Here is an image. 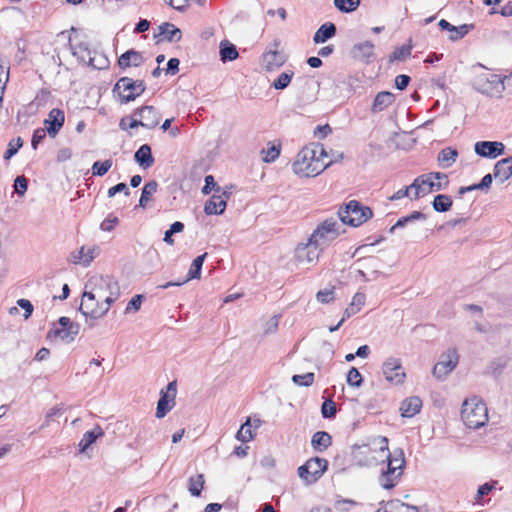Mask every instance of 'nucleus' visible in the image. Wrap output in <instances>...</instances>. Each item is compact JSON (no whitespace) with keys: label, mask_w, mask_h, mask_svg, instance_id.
I'll return each mask as SVG.
<instances>
[{"label":"nucleus","mask_w":512,"mask_h":512,"mask_svg":"<svg viewBox=\"0 0 512 512\" xmlns=\"http://www.w3.org/2000/svg\"><path fill=\"white\" fill-rule=\"evenodd\" d=\"M427 216L420 211H413L411 214L401 217L396 223L395 227H405L407 224L415 221H425Z\"/></svg>","instance_id":"a19ab883"},{"label":"nucleus","mask_w":512,"mask_h":512,"mask_svg":"<svg viewBox=\"0 0 512 512\" xmlns=\"http://www.w3.org/2000/svg\"><path fill=\"white\" fill-rule=\"evenodd\" d=\"M395 101V95L389 91H382L379 92L372 105V112L378 113L386 108H388L390 105H392Z\"/></svg>","instance_id":"cd10ccee"},{"label":"nucleus","mask_w":512,"mask_h":512,"mask_svg":"<svg viewBox=\"0 0 512 512\" xmlns=\"http://www.w3.org/2000/svg\"><path fill=\"white\" fill-rule=\"evenodd\" d=\"M219 48L220 59L224 63L236 60L239 56L236 46L230 43L228 40L221 41Z\"/></svg>","instance_id":"f704fd0d"},{"label":"nucleus","mask_w":512,"mask_h":512,"mask_svg":"<svg viewBox=\"0 0 512 512\" xmlns=\"http://www.w3.org/2000/svg\"><path fill=\"white\" fill-rule=\"evenodd\" d=\"M280 144L275 145L273 144L271 147L267 149H262L261 154L264 155L263 161L265 163H272L274 162L280 155Z\"/></svg>","instance_id":"49530a36"},{"label":"nucleus","mask_w":512,"mask_h":512,"mask_svg":"<svg viewBox=\"0 0 512 512\" xmlns=\"http://www.w3.org/2000/svg\"><path fill=\"white\" fill-rule=\"evenodd\" d=\"M474 150L483 158L495 159L505 153V145L498 141H478L474 145Z\"/></svg>","instance_id":"6ab92c4d"},{"label":"nucleus","mask_w":512,"mask_h":512,"mask_svg":"<svg viewBox=\"0 0 512 512\" xmlns=\"http://www.w3.org/2000/svg\"><path fill=\"white\" fill-rule=\"evenodd\" d=\"M158 183L155 180L147 182L142 188V193L139 199V206L146 207L150 197L157 191Z\"/></svg>","instance_id":"ea45409f"},{"label":"nucleus","mask_w":512,"mask_h":512,"mask_svg":"<svg viewBox=\"0 0 512 512\" xmlns=\"http://www.w3.org/2000/svg\"><path fill=\"white\" fill-rule=\"evenodd\" d=\"M321 252L320 248L308 239L307 243L298 244L295 249V257L300 264L308 265L316 263Z\"/></svg>","instance_id":"a211bd4d"},{"label":"nucleus","mask_w":512,"mask_h":512,"mask_svg":"<svg viewBox=\"0 0 512 512\" xmlns=\"http://www.w3.org/2000/svg\"><path fill=\"white\" fill-rule=\"evenodd\" d=\"M236 438L241 442H248L253 439L250 418H247L245 423L241 425L239 431L236 433Z\"/></svg>","instance_id":"c03bdc74"},{"label":"nucleus","mask_w":512,"mask_h":512,"mask_svg":"<svg viewBox=\"0 0 512 512\" xmlns=\"http://www.w3.org/2000/svg\"><path fill=\"white\" fill-rule=\"evenodd\" d=\"M292 381L295 385L309 387L314 382V373L308 372L303 375H293Z\"/></svg>","instance_id":"09e8293b"},{"label":"nucleus","mask_w":512,"mask_h":512,"mask_svg":"<svg viewBox=\"0 0 512 512\" xmlns=\"http://www.w3.org/2000/svg\"><path fill=\"white\" fill-rule=\"evenodd\" d=\"M366 300V296L364 293L357 292L353 298L349 306L345 309L343 317L345 319L350 318L352 315H355L360 311L361 307L364 306Z\"/></svg>","instance_id":"c9c22d12"},{"label":"nucleus","mask_w":512,"mask_h":512,"mask_svg":"<svg viewBox=\"0 0 512 512\" xmlns=\"http://www.w3.org/2000/svg\"><path fill=\"white\" fill-rule=\"evenodd\" d=\"M336 404L333 400H325L321 406L323 418H333L336 415Z\"/></svg>","instance_id":"603ef678"},{"label":"nucleus","mask_w":512,"mask_h":512,"mask_svg":"<svg viewBox=\"0 0 512 512\" xmlns=\"http://www.w3.org/2000/svg\"><path fill=\"white\" fill-rule=\"evenodd\" d=\"M145 90L146 85L143 80L122 77L115 84L113 92L119 95L122 103H129L144 93Z\"/></svg>","instance_id":"1a4fd4ad"},{"label":"nucleus","mask_w":512,"mask_h":512,"mask_svg":"<svg viewBox=\"0 0 512 512\" xmlns=\"http://www.w3.org/2000/svg\"><path fill=\"white\" fill-rule=\"evenodd\" d=\"M58 325L55 326L49 333L48 336H55L60 338L66 343L72 342L79 334L80 325L70 320L69 317L62 316L58 320Z\"/></svg>","instance_id":"4468645a"},{"label":"nucleus","mask_w":512,"mask_h":512,"mask_svg":"<svg viewBox=\"0 0 512 512\" xmlns=\"http://www.w3.org/2000/svg\"><path fill=\"white\" fill-rule=\"evenodd\" d=\"M438 26L440 27V29L447 30L451 33L449 35V39L451 41H458L462 39L474 27L473 24H463L460 26H454L445 19H441L438 23Z\"/></svg>","instance_id":"5701e85b"},{"label":"nucleus","mask_w":512,"mask_h":512,"mask_svg":"<svg viewBox=\"0 0 512 512\" xmlns=\"http://www.w3.org/2000/svg\"><path fill=\"white\" fill-rule=\"evenodd\" d=\"M378 442L379 453L387 460L386 469H382L378 480L382 488L389 490L397 485L403 474L405 465L404 452L402 449H396L391 454L386 437H379Z\"/></svg>","instance_id":"7ed1b4c3"},{"label":"nucleus","mask_w":512,"mask_h":512,"mask_svg":"<svg viewBox=\"0 0 512 512\" xmlns=\"http://www.w3.org/2000/svg\"><path fill=\"white\" fill-rule=\"evenodd\" d=\"M112 160L111 159H107L103 162L101 161H96L94 162L93 166H92V173L93 175L95 176H104L109 170L110 168L112 167Z\"/></svg>","instance_id":"a18cd8bd"},{"label":"nucleus","mask_w":512,"mask_h":512,"mask_svg":"<svg viewBox=\"0 0 512 512\" xmlns=\"http://www.w3.org/2000/svg\"><path fill=\"white\" fill-rule=\"evenodd\" d=\"M73 54L78 57V59L84 63H87L89 66L95 69H102L107 65V59L102 55H99V62L96 63L97 53L92 52L87 43L80 42L74 46H72Z\"/></svg>","instance_id":"f3484780"},{"label":"nucleus","mask_w":512,"mask_h":512,"mask_svg":"<svg viewBox=\"0 0 512 512\" xmlns=\"http://www.w3.org/2000/svg\"><path fill=\"white\" fill-rule=\"evenodd\" d=\"M14 189L15 192L20 195L24 196L28 189V180L25 176H17L14 180Z\"/></svg>","instance_id":"6e6d98bb"},{"label":"nucleus","mask_w":512,"mask_h":512,"mask_svg":"<svg viewBox=\"0 0 512 512\" xmlns=\"http://www.w3.org/2000/svg\"><path fill=\"white\" fill-rule=\"evenodd\" d=\"M328 157L322 144H311L300 150L292 164L295 174L302 177H315L332 164V160L324 162Z\"/></svg>","instance_id":"f03ea898"},{"label":"nucleus","mask_w":512,"mask_h":512,"mask_svg":"<svg viewBox=\"0 0 512 512\" xmlns=\"http://www.w3.org/2000/svg\"><path fill=\"white\" fill-rule=\"evenodd\" d=\"M17 304H18L19 307H21L22 309L25 310L24 318L28 319L31 316L32 312H33V305H32V303L29 300H27V299H19L17 301Z\"/></svg>","instance_id":"0e129e2a"},{"label":"nucleus","mask_w":512,"mask_h":512,"mask_svg":"<svg viewBox=\"0 0 512 512\" xmlns=\"http://www.w3.org/2000/svg\"><path fill=\"white\" fill-rule=\"evenodd\" d=\"M336 26L332 22H327L321 25L314 34L313 41L315 43H324L336 34Z\"/></svg>","instance_id":"473e14b6"},{"label":"nucleus","mask_w":512,"mask_h":512,"mask_svg":"<svg viewBox=\"0 0 512 512\" xmlns=\"http://www.w3.org/2000/svg\"><path fill=\"white\" fill-rule=\"evenodd\" d=\"M392 505H394L398 512H418L417 507L410 506L400 501L392 502Z\"/></svg>","instance_id":"774afa93"},{"label":"nucleus","mask_w":512,"mask_h":512,"mask_svg":"<svg viewBox=\"0 0 512 512\" xmlns=\"http://www.w3.org/2000/svg\"><path fill=\"white\" fill-rule=\"evenodd\" d=\"M334 5L339 11L350 13L360 6V0H334Z\"/></svg>","instance_id":"37998d69"},{"label":"nucleus","mask_w":512,"mask_h":512,"mask_svg":"<svg viewBox=\"0 0 512 512\" xmlns=\"http://www.w3.org/2000/svg\"><path fill=\"white\" fill-rule=\"evenodd\" d=\"M10 62L9 59L0 55V83L6 84L9 79Z\"/></svg>","instance_id":"3c124183"},{"label":"nucleus","mask_w":512,"mask_h":512,"mask_svg":"<svg viewBox=\"0 0 512 512\" xmlns=\"http://www.w3.org/2000/svg\"><path fill=\"white\" fill-rule=\"evenodd\" d=\"M341 225L334 218L323 221L310 235V241H313L321 251H323L332 241L340 235Z\"/></svg>","instance_id":"6e6552de"},{"label":"nucleus","mask_w":512,"mask_h":512,"mask_svg":"<svg viewBox=\"0 0 512 512\" xmlns=\"http://www.w3.org/2000/svg\"><path fill=\"white\" fill-rule=\"evenodd\" d=\"M206 256H207V253H204L202 255L197 256L193 260L191 267L189 269L188 275L183 281H179V282L170 281L163 285H160L159 288L167 289V288L173 287V286H181V285L185 284L186 282H188L189 280L200 278L202 266H203Z\"/></svg>","instance_id":"4be33fe9"},{"label":"nucleus","mask_w":512,"mask_h":512,"mask_svg":"<svg viewBox=\"0 0 512 512\" xmlns=\"http://www.w3.org/2000/svg\"><path fill=\"white\" fill-rule=\"evenodd\" d=\"M458 156V151L454 148L447 147L440 151L438 155V162L443 168L451 167Z\"/></svg>","instance_id":"e433bc0d"},{"label":"nucleus","mask_w":512,"mask_h":512,"mask_svg":"<svg viewBox=\"0 0 512 512\" xmlns=\"http://www.w3.org/2000/svg\"><path fill=\"white\" fill-rule=\"evenodd\" d=\"M459 362V354L457 349L452 347L447 349L442 355L440 361H438L433 370L432 374L437 379L443 380L449 373H451Z\"/></svg>","instance_id":"ddd939ff"},{"label":"nucleus","mask_w":512,"mask_h":512,"mask_svg":"<svg viewBox=\"0 0 512 512\" xmlns=\"http://www.w3.org/2000/svg\"><path fill=\"white\" fill-rule=\"evenodd\" d=\"M382 372L385 379L392 384H402L406 378V373L399 358H387L382 365Z\"/></svg>","instance_id":"2eb2a0df"},{"label":"nucleus","mask_w":512,"mask_h":512,"mask_svg":"<svg viewBox=\"0 0 512 512\" xmlns=\"http://www.w3.org/2000/svg\"><path fill=\"white\" fill-rule=\"evenodd\" d=\"M355 504L356 503L354 501H352V500L341 499V500H337L335 502V509H337L339 511H348Z\"/></svg>","instance_id":"338daca9"},{"label":"nucleus","mask_w":512,"mask_h":512,"mask_svg":"<svg viewBox=\"0 0 512 512\" xmlns=\"http://www.w3.org/2000/svg\"><path fill=\"white\" fill-rule=\"evenodd\" d=\"M104 435V431L100 426H95L91 431L84 433L81 441L79 442V451L85 452L98 438Z\"/></svg>","instance_id":"72a5a7b5"},{"label":"nucleus","mask_w":512,"mask_h":512,"mask_svg":"<svg viewBox=\"0 0 512 512\" xmlns=\"http://www.w3.org/2000/svg\"><path fill=\"white\" fill-rule=\"evenodd\" d=\"M142 62V55L133 49L126 51L118 59V65L123 69L128 68L131 65L137 67L141 65Z\"/></svg>","instance_id":"2f4dec72"},{"label":"nucleus","mask_w":512,"mask_h":512,"mask_svg":"<svg viewBox=\"0 0 512 512\" xmlns=\"http://www.w3.org/2000/svg\"><path fill=\"white\" fill-rule=\"evenodd\" d=\"M411 78L408 75L400 74L395 78V86L399 90H404L410 83Z\"/></svg>","instance_id":"e2e57ef3"},{"label":"nucleus","mask_w":512,"mask_h":512,"mask_svg":"<svg viewBox=\"0 0 512 512\" xmlns=\"http://www.w3.org/2000/svg\"><path fill=\"white\" fill-rule=\"evenodd\" d=\"M493 176L501 184L512 176V156L499 160L494 165Z\"/></svg>","instance_id":"b1692460"},{"label":"nucleus","mask_w":512,"mask_h":512,"mask_svg":"<svg viewBox=\"0 0 512 512\" xmlns=\"http://www.w3.org/2000/svg\"><path fill=\"white\" fill-rule=\"evenodd\" d=\"M472 85L476 91L483 95L500 98L505 90L512 93V74L501 77L486 70L474 77Z\"/></svg>","instance_id":"20e7f679"},{"label":"nucleus","mask_w":512,"mask_h":512,"mask_svg":"<svg viewBox=\"0 0 512 512\" xmlns=\"http://www.w3.org/2000/svg\"><path fill=\"white\" fill-rule=\"evenodd\" d=\"M47 131L45 128H38L33 132L31 145L33 149H37L38 145L45 139Z\"/></svg>","instance_id":"13d9d810"},{"label":"nucleus","mask_w":512,"mask_h":512,"mask_svg":"<svg viewBox=\"0 0 512 512\" xmlns=\"http://www.w3.org/2000/svg\"><path fill=\"white\" fill-rule=\"evenodd\" d=\"M117 223H118L117 217H107L100 224V229L103 231H112Z\"/></svg>","instance_id":"69168bd1"},{"label":"nucleus","mask_w":512,"mask_h":512,"mask_svg":"<svg viewBox=\"0 0 512 512\" xmlns=\"http://www.w3.org/2000/svg\"><path fill=\"white\" fill-rule=\"evenodd\" d=\"M316 298L322 304L330 303L331 301L334 300V288H326L318 291L316 294Z\"/></svg>","instance_id":"4d7b16f0"},{"label":"nucleus","mask_w":512,"mask_h":512,"mask_svg":"<svg viewBox=\"0 0 512 512\" xmlns=\"http://www.w3.org/2000/svg\"><path fill=\"white\" fill-rule=\"evenodd\" d=\"M134 160L143 169L150 168L155 162L150 145H141L134 154Z\"/></svg>","instance_id":"a878e982"},{"label":"nucleus","mask_w":512,"mask_h":512,"mask_svg":"<svg viewBox=\"0 0 512 512\" xmlns=\"http://www.w3.org/2000/svg\"><path fill=\"white\" fill-rule=\"evenodd\" d=\"M280 41L275 39L262 54L261 65L267 72H272L282 67L287 61L283 50L279 49Z\"/></svg>","instance_id":"f8f14e48"},{"label":"nucleus","mask_w":512,"mask_h":512,"mask_svg":"<svg viewBox=\"0 0 512 512\" xmlns=\"http://www.w3.org/2000/svg\"><path fill=\"white\" fill-rule=\"evenodd\" d=\"M213 190L216 193L222 192L220 186H218L214 177L212 175H207L205 176V185L202 188V193L204 195H208Z\"/></svg>","instance_id":"5fc2aeb1"},{"label":"nucleus","mask_w":512,"mask_h":512,"mask_svg":"<svg viewBox=\"0 0 512 512\" xmlns=\"http://www.w3.org/2000/svg\"><path fill=\"white\" fill-rule=\"evenodd\" d=\"M461 418L468 428L478 429L484 426L488 422L486 404L476 396L465 400L462 405Z\"/></svg>","instance_id":"39448f33"},{"label":"nucleus","mask_w":512,"mask_h":512,"mask_svg":"<svg viewBox=\"0 0 512 512\" xmlns=\"http://www.w3.org/2000/svg\"><path fill=\"white\" fill-rule=\"evenodd\" d=\"M449 185L448 176L440 172H432L417 177L410 188L414 189L413 199H418L433 191H440Z\"/></svg>","instance_id":"423d86ee"},{"label":"nucleus","mask_w":512,"mask_h":512,"mask_svg":"<svg viewBox=\"0 0 512 512\" xmlns=\"http://www.w3.org/2000/svg\"><path fill=\"white\" fill-rule=\"evenodd\" d=\"M339 219L343 224L358 227L373 217V211L357 200H351L338 210Z\"/></svg>","instance_id":"0eeeda50"},{"label":"nucleus","mask_w":512,"mask_h":512,"mask_svg":"<svg viewBox=\"0 0 512 512\" xmlns=\"http://www.w3.org/2000/svg\"><path fill=\"white\" fill-rule=\"evenodd\" d=\"M120 286L111 276H94L89 279L82 296L80 311L92 319L102 318L119 298Z\"/></svg>","instance_id":"f257e3e1"},{"label":"nucleus","mask_w":512,"mask_h":512,"mask_svg":"<svg viewBox=\"0 0 512 512\" xmlns=\"http://www.w3.org/2000/svg\"><path fill=\"white\" fill-rule=\"evenodd\" d=\"M422 407V400L417 397H409L405 399L400 406L401 415L403 417H413L420 412Z\"/></svg>","instance_id":"bb28decb"},{"label":"nucleus","mask_w":512,"mask_h":512,"mask_svg":"<svg viewBox=\"0 0 512 512\" xmlns=\"http://www.w3.org/2000/svg\"><path fill=\"white\" fill-rule=\"evenodd\" d=\"M65 122V114L61 109L53 108L49 114L48 118L44 120L45 129L48 135L54 138L60 129L63 127Z\"/></svg>","instance_id":"412c9836"},{"label":"nucleus","mask_w":512,"mask_h":512,"mask_svg":"<svg viewBox=\"0 0 512 512\" xmlns=\"http://www.w3.org/2000/svg\"><path fill=\"white\" fill-rule=\"evenodd\" d=\"M230 195L231 192L229 191H222L220 194H213L205 203V214L221 215L226 209L227 200L230 198Z\"/></svg>","instance_id":"aec40b11"},{"label":"nucleus","mask_w":512,"mask_h":512,"mask_svg":"<svg viewBox=\"0 0 512 512\" xmlns=\"http://www.w3.org/2000/svg\"><path fill=\"white\" fill-rule=\"evenodd\" d=\"M363 382L361 373L357 368L351 367L347 374V383L352 387H360Z\"/></svg>","instance_id":"8fccbe9b"},{"label":"nucleus","mask_w":512,"mask_h":512,"mask_svg":"<svg viewBox=\"0 0 512 512\" xmlns=\"http://www.w3.org/2000/svg\"><path fill=\"white\" fill-rule=\"evenodd\" d=\"M452 203V198L449 195L438 194L435 196L432 206L435 211L443 213L450 210Z\"/></svg>","instance_id":"58836bf2"},{"label":"nucleus","mask_w":512,"mask_h":512,"mask_svg":"<svg viewBox=\"0 0 512 512\" xmlns=\"http://www.w3.org/2000/svg\"><path fill=\"white\" fill-rule=\"evenodd\" d=\"M495 484L496 482L480 485L477 490L476 501L479 502L485 495H488L495 488Z\"/></svg>","instance_id":"052dcab7"},{"label":"nucleus","mask_w":512,"mask_h":512,"mask_svg":"<svg viewBox=\"0 0 512 512\" xmlns=\"http://www.w3.org/2000/svg\"><path fill=\"white\" fill-rule=\"evenodd\" d=\"M328 461L324 458L313 457L298 468V475L307 484L316 482L327 470Z\"/></svg>","instance_id":"9b49d317"},{"label":"nucleus","mask_w":512,"mask_h":512,"mask_svg":"<svg viewBox=\"0 0 512 512\" xmlns=\"http://www.w3.org/2000/svg\"><path fill=\"white\" fill-rule=\"evenodd\" d=\"M120 192H124L125 195L130 194V191H129L126 183L121 182V183H118V184L114 185L113 187L109 188L107 195L109 198H111Z\"/></svg>","instance_id":"680f3d73"},{"label":"nucleus","mask_w":512,"mask_h":512,"mask_svg":"<svg viewBox=\"0 0 512 512\" xmlns=\"http://www.w3.org/2000/svg\"><path fill=\"white\" fill-rule=\"evenodd\" d=\"M412 51L411 45H403L401 47H397L393 53L390 55V61H401L410 56Z\"/></svg>","instance_id":"de8ad7c7"},{"label":"nucleus","mask_w":512,"mask_h":512,"mask_svg":"<svg viewBox=\"0 0 512 512\" xmlns=\"http://www.w3.org/2000/svg\"><path fill=\"white\" fill-rule=\"evenodd\" d=\"M143 298V295L140 294L133 296L132 299L127 304L125 313H130L131 311H138L141 307Z\"/></svg>","instance_id":"bf43d9fd"},{"label":"nucleus","mask_w":512,"mask_h":512,"mask_svg":"<svg viewBox=\"0 0 512 512\" xmlns=\"http://www.w3.org/2000/svg\"><path fill=\"white\" fill-rule=\"evenodd\" d=\"M159 35L164 36L168 42H178L182 38V32L174 24L169 22L162 23L159 27Z\"/></svg>","instance_id":"c756f323"},{"label":"nucleus","mask_w":512,"mask_h":512,"mask_svg":"<svg viewBox=\"0 0 512 512\" xmlns=\"http://www.w3.org/2000/svg\"><path fill=\"white\" fill-rule=\"evenodd\" d=\"M294 76V72L293 71H285L283 73H281L277 79H275L272 83V87L275 88L276 90H283L285 88H287L292 80Z\"/></svg>","instance_id":"79ce46f5"},{"label":"nucleus","mask_w":512,"mask_h":512,"mask_svg":"<svg viewBox=\"0 0 512 512\" xmlns=\"http://www.w3.org/2000/svg\"><path fill=\"white\" fill-rule=\"evenodd\" d=\"M205 480L203 474H197L196 476H191L188 480V491L194 497H199L201 495L202 489L204 488Z\"/></svg>","instance_id":"4c0bfd02"},{"label":"nucleus","mask_w":512,"mask_h":512,"mask_svg":"<svg viewBox=\"0 0 512 512\" xmlns=\"http://www.w3.org/2000/svg\"><path fill=\"white\" fill-rule=\"evenodd\" d=\"M177 388L176 381L169 382L166 391L161 390L160 399L157 403L156 417L161 419L174 407Z\"/></svg>","instance_id":"dca6fc26"},{"label":"nucleus","mask_w":512,"mask_h":512,"mask_svg":"<svg viewBox=\"0 0 512 512\" xmlns=\"http://www.w3.org/2000/svg\"><path fill=\"white\" fill-rule=\"evenodd\" d=\"M332 444V437L328 432L318 431L313 434L311 445L317 452H323Z\"/></svg>","instance_id":"7c9ffc66"},{"label":"nucleus","mask_w":512,"mask_h":512,"mask_svg":"<svg viewBox=\"0 0 512 512\" xmlns=\"http://www.w3.org/2000/svg\"><path fill=\"white\" fill-rule=\"evenodd\" d=\"M95 251L96 247L88 249H85V247H81L78 251L71 253L70 261H72L75 264H82L83 266H88L95 258Z\"/></svg>","instance_id":"c85d7f7f"},{"label":"nucleus","mask_w":512,"mask_h":512,"mask_svg":"<svg viewBox=\"0 0 512 512\" xmlns=\"http://www.w3.org/2000/svg\"><path fill=\"white\" fill-rule=\"evenodd\" d=\"M159 122V111L154 106L145 105L134 110L130 119V128L142 126L147 129H154Z\"/></svg>","instance_id":"9d476101"},{"label":"nucleus","mask_w":512,"mask_h":512,"mask_svg":"<svg viewBox=\"0 0 512 512\" xmlns=\"http://www.w3.org/2000/svg\"><path fill=\"white\" fill-rule=\"evenodd\" d=\"M23 141L20 137L16 138L15 140L10 141L8 144V148L4 153V159L8 160L11 157H13L18 150L22 147Z\"/></svg>","instance_id":"864d4df0"},{"label":"nucleus","mask_w":512,"mask_h":512,"mask_svg":"<svg viewBox=\"0 0 512 512\" xmlns=\"http://www.w3.org/2000/svg\"><path fill=\"white\" fill-rule=\"evenodd\" d=\"M351 53L355 59L368 63L374 57V44L370 41L355 44Z\"/></svg>","instance_id":"393cba45"}]
</instances>
